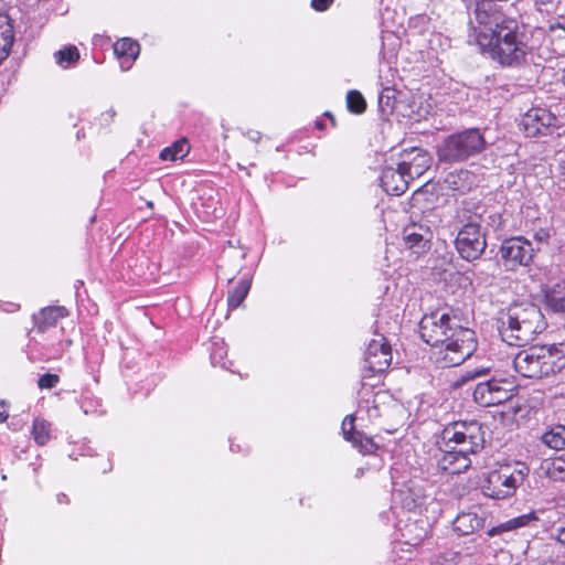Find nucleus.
<instances>
[{"instance_id": "ea45409f", "label": "nucleus", "mask_w": 565, "mask_h": 565, "mask_svg": "<svg viewBox=\"0 0 565 565\" xmlns=\"http://www.w3.org/2000/svg\"><path fill=\"white\" fill-rule=\"evenodd\" d=\"M0 406L4 407L6 406V402L4 401H1L0 402ZM8 418V414L3 411H0V423H3L6 422Z\"/></svg>"}, {"instance_id": "393cba45", "label": "nucleus", "mask_w": 565, "mask_h": 565, "mask_svg": "<svg viewBox=\"0 0 565 565\" xmlns=\"http://www.w3.org/2000/svg\"><path fill=\"white\" fill-rule=\"evenodd\" d=\"M250 289V280L248 278L242 279L237 286L228 292L227 305L230 309H236L245 300Z\"/></svg>"}, {"instance_id": "9d476101", "label": "nucleus", "mask_w": 565, "mask_h": 565, "mask_svg": "<svg viewBox=\"0 0 565 565\" xmlns=\"http://www.w3.org/2000/svg\"><path fill=\"white\" fill-rule=\"evenodd\" d=\"M534 252L531 241L523 236H515L502 242L499 254L507 268L515 269L519 266L530 265Z\"/></svg>"}, {"instance_id": "412c9836", "label": "nucleus", "mask_w": 565, "mask_h": 565, "mask_svg": "<svg viewBox=\"0 0 565 565\" xmlns=\"http://www.w3.org/2000/svg\"><path fill=\"white\" fill-rule=\"evenodd\" d=\"M13 40L11 19L7 14L0 13V64L8 57Z\"/></svg>"}, {"instance_id": "58836bf2", "label": "nucleus", "mask_w": 565, "mask_h": 565, "mask_svg": "<svg viewBox=\"0 0 565 565\" xmlns=\"http://www.w3.org/2000/svg\"><path fill=\"white\" fill-rule=\"evenodd\" d=\"M246 136H247L250 140L255 141V142H257V141L260 139V132H258V131H254V130H249V131L246 134Z\"/></svg>"}, {"instance_id": "cd10ccee", "label": "nucleus", "mask_w": 565, "mask_h": 565, "mask_svg": "<svg viewBox=\"0 0 565 565\" xmlns=\"http://www.w3.org/2000/svg\"><path fill=\"white\" fill-rule=\"evenodd\" d=\"M396 103V90L391 87L382 89L379 96V107L384 116H388L394 111Z\"/></svg>"}, {"instance_id": "f704fd0d", "label": "nucleus", "mask_w": 565, "mask_h": 565, "mask_svg": "<svg viewBox=\"0 0 565 565\" xmlns=\"http://www.w3.org/2000/svg\"><path fill=\"white\" fill-rule=\"evenodd\" d=\"M58 382H60V377H58V375L47 373V374L42 375V376L39 379V381H38V385H39L41 388H52V387H54Z\"/></svg>"}, {"instance_id": "c03bdc74", "label": "nucleus", "mask_w": 565, "mask_h": 565, "mask_svg": "<svg viewBox=\"0 0 565 565\" xmlns=\"http://www.w3.org/2000/svg\"><path fill=\"white\" fill-rule=\"evenodd\" d=\"M420 540H422V537H416L415 542H413V545H416ZM409 543L412 544V542H409Z\"/></svg>"}, {"instance_id": "79ce46f5", "label": "nucleus", "mask_w": 565, "mask_h": 565, "mask_svg": "<svg viewBox=\"0 0 565 565\" xmlns=\"http://www.w3.org/2000/svg\"><path fill=\"white\" fill-rule=\"evenodd\" d=\"M64 499H66V495H65V494H60V495L57 497L58 502L64 501Z\"/></svg>"}, {"instance_id": "f03ea898", "label": "nucleus", "mask_w": 565, "mask_h": 565, "mask_svg": "<svg viewBox=\"0 0 565 565\" xmlns=\"http://www.w3.org/2000/svg\"><path fill=\"white\" fill-rule=\"evenodd\" d=\"M419 333L427 344L435 348L436 360L441 367L463 363L477 349L475 331L461 327L456 316L444 310L424 316L419 322Z\"/></svg>"}, {"instance_id": "4c0bfd02", "label": "nucleus", "mask_w": 565, "mask_h": 565, "mask_svg": "<svg viewBox=\"0 0 565 565\" xmlns=\"http://www.w3.org/2000/svg\"><path fill=\"white\" fill-rule=\"evenodd\" d=\"M558 543L565 545V526H559L552 535Z\"/></svg>"}, {"instance_id": "e433bc0d", "label": "nucleus", "mask_w": 565, "mask_h": 565, "mask_svg": "<svg viewBox=\"0 0 565 565\" xmlns=\"http://www.w3.org/2000/svg\"><path fill=\"white\" fill-rule=\"evenodd\" d=\"M461 175H468L467 171H461L459 174H449L446 179V182L449 183L454 190H460L459 185L457 184L456 179H460Z\"/></svg>"}, {"instance_id": "a19ab883", "label": "nucleus", "mask_w": 565, "mask_h": 565, "mask_svg": "<svg viewBox=\"0 0 565 565\" xmlns=\"http://www.w3.org/2000/svg\"><path fill=\"white\" fill-rule=\"evenodd\" d=\"M115 110L114 109H109L106 115H108L110 118H113L115 116Z\"/></svg>"}, {"instance_id": "20e7f679", "label": "nucleus", "mask_w": 565, "mask_h": 565, "mask_svg": "<svg viewBox=\"0 0 565 565\" xmlns=\"http://www.w3.org/2000/svg\"><path fill=\"white\" fill-rule=\"evenodd\" d=\"M499 333L509 345L523 347L545 329L541 309L531 302L511 305L499 318Z\"/></svg>"}, {"instance_id": "4be33fe9", "label": "nucleus", "mask_w": 565, "mask_h": 565, "mask_svg": "<svg viewBox=\"0 0 565 565\" xmlns=\"http://www.w3.org/2000/svg\"><path fill=\"white\" fill-rule=\"evenodd\" d=\"M536 520H537V516L534 512L522 514L516 518L510 519V520L499 524L498 526L490 529L487 534H488V536L492 537L502 532L524 527Z\"/></svg>"}, {"instance_id": "bb28decb", "label": "nucleus", "mask_w": 565, "mask_h": 565, "mask_svg": "<svg viewBox=\"0 0 565 565\" xmlns=\"http://www.w3.org/2000/svg\"><path fill=\"white\" fill-rule=\"evenodd\" d=\"M543 469L546 476L554 481H565V459L562 457L546 460Z\"/></svg>"}, {"instance_id": "c756f323", "label": "nucleus", "mask_w": 565, "mask_h": 565, "mask_svg": "<svg viewBox=\"0 0 565 565\" xmlns=\"http://www.w3.org/2000/svg\"><path fill=\"white\" fill-rule=\"evenodd\" d=\"M57 64L67 67L76 63L79 58V53L76 46H67L55 53Z\"/></svg>"}, {"instance_id": "39448f33", "label": "nucleus", "mask_w": 565, "mask_h": 565, "mask_svg": "<svg viewBox=\"0 0 565 565\" xmlns=\"http://www.w3.org/2000/svg\"><path fill=\"white\" fill-rule=\"evenodd\" d=\"M518 373L529 379H540L565 367V344L532 347L519 352L513 359Z\"/></svg>"}, {"instance_id": "423d86ee", "label": "nucleus", "mask_w": 565, "mask_h": 565, "mask_svg": "<svg viewBox=\"0 0 565 565\" xmlns=\"http://www.w3.org/2000/svg\"><path fill=\"white\" fill-rule=\"evenodd\" d=\"M486 140L479 129H467L448 136L438 147V158L444 162H460L480 153Z\"/></svg>"}, {"instance_id": "2f4dec72", "label": "nucleus", "mask_w": 565, "mask_h": 565, "mask_svg": "<svg viewBox=\"0 0 565 565\" xmlns=\"http://www.w3.org/2000/svg\"><path fill=\"white\" fill-rule=\"evenodd\" d=\"M490 371L489 367H479V369H476L473 371H468L466 372L465 374L460 375L454 383H452V386L454 387H461L462 385H465L466 383H468L469 381H472L477 377H480L482 375H486L488 374Z\"/></svg>"}, {"instance_id": "0eeeda50", "label": "nucleus", "mask_w": 565, "mask_h": 565, "mask_svg": "<svg viewBox=\"0 0 565 565\" xmlns=\"http://www.w3.org/2000/svg\"><path fill=\"white\" fill-rule=\"evenodd\" d=\"M529 468L525 466L516 468L503 466L498 470L489 472L482 484V492L484 495L495 500L509 498L523 483Z\"/></svg>"}, {"instance_id": "473e14b6", "label": "nucleus", "mask_w": 565, "mask_h": 565, "mask_svg": "<svg viewBox=\"0 0 565 565\" xmlns=\"http://www.w3.org/2000/svg\"><path fill=\"white\" fill-rule=\"evenodd\" d=\"M223 353H225L224 342L222 340L213 341V349L211 352V362L213 365H221L222 367H225Z\"/></svg>"}, {"instance_id": "c9c22d12", "label": "nucleus", "mask_w": 565, "mask_h": 565, "mask_svg": "<svg viewBox=\"0 0 565 565\" xmlns=\"http://www.w3.org/2000/svg\"><path fill=\"white\" fill-rule=\"evenodd\" d=\"M332 2L333 0H311V7L316 11H324L332 4Z\"/></svg>"}, {"instance_id": "7c9ffc66", "label": "nucleus", "mask_w": 565, "mask_h": 565, "mask_svg": "<svg viewBox=\"0 0 565 565\" xmlns=\"http://www.w3.org/2000/svg\"><path fill=\"white\" fill-rule=\"evenodd\" d=\"M348 109L354 114H362L366 109V102L358 90H350L347 95Z\"/></svg>"}, {"instance_id": "aec40b11", "label": "nucleus", "mask_w": 565, "mask_h": 565, "mask_svg": "<svg viewBox=\"0 0 565 565\" xmlns=\"http://www.w3.org/2000/svg\"><path fill=\"white\" fill-rule=\"evenodd\" d=\"M545 308L554 313L565 312V281L545 290Z\"/></svg>"}, {"instance_id": "37998d69", "label": "nucleus", "mask_w": 565, "mask_h": 565, "mask_svg": "<svg viewBox=\"0 0 565 565\" xmlns=\"http://www.w3.org/2000/svg\"><path fill=\"white\" fill-rule=\"evenodd\" d=\"M552 0H535V2L539 4V3H547V2H551Z\"/></svg>"}, {"instance_id": "4468645a", "label": "nucleus", "mask_w": 565, "mask_h": 565, "mask_svg": "<svg viewBox=\"0 0 565 565\" xmlns=\"http://www.w3.org/2000/svg\"><path fill=\"white\" fill-rule=\"evenodd\" d=\"M486 512L480 508L459 513L454 520V530L460 535H469L482 529L486 524Z\"/></svg>"}, {"instance_id": "f8f14e48", "label": "nucleus", "mask_w": 565, "mask_h": 565, "mask_svg": "<svg viewBox=\"0 0 565 565\" xmlns=\"http://www.w3.org/2000/svg\"><path fill=\"white\" fill-rule=\"evenodd\" d=\"M392 361L391 347L385 342L383 335L377 334L372 339L364 353V362L372 373L385 371Z\"/></svg>"}, {"instance_id": "1a4fd4ad", "label": "nucleus", "mask_w": 565, "mask_h": 565, "mask_svg": "<svg viewBox=\"0 0 565 565\" xmlns=\"http://www.w3.org/2000/svg\"><path fill=\"white\" fill-rule=\"evenodd\" d=\"M513 382L492 377L479 382L473 388V399L481 406H492L507 402L513 396Z\"/></svg>"}, {"instance_id": "6ab92c4d", "label": "nucleus", "mask_w": 565, "mask_h": 565, "mask_svg": "<svg viewBox=\"0 0 565 565\" xmlns=\"http://www.w3.org/2000/svg\"><path fill=\"white\" fill-rule=\"evenodd\" d=\"M67 316V310L62 306L43 308L38 316H34L35 326L40 332H45L54 327L57 321Z\"/></svg>"}, {"instance_id": "5701e85b", "label": "nucleus", "mask_w": 565, "mask_h": 565, "mask_svg": "<svg viewBox=\"0 0 565 565\" xmlns=\"http://www.w3.org/2000/svg\"><path fill=\"white\" fill-rule=\"evenodd\" d=\"M114 51L119 57H126L129 62L135 61L140 52L138 42L125 38L118 40L114 45Z\"/></svg>"}, {"instance_id": "f3484780", "label": "nucleus", "mask_w": 565, "mask_h": 565, "mask_svg": "<svg viewBox=\"0 0 565 565\" xmlns=\"http://www.w3.org/2000/svg\"><path fill=\"white\" fill-rule=\"evenodd\" d=\"M354 416L348 415L342 422V433L345 440L351 441L362 452H372L375 444L372 439L363 437L359 431H354Z\"/></svg>"}, {"instance_id": "f257e3e1", "label": "nucleus", "mask_w": 565, "mask_h": 565, "mask_svg": "<svg viewBox=\"0 0 565 565\" xmlns=\"http://www.w3.org/2000/svg\"><path fill=\"white\" fill-rule=\"evenodd\" d=\"M468 41L502 66H519L530 50L519 22L486 2L477 3L469 19Z\"/></svg>"}, {"instance_id": "7ed1b4c3", "label": "nucleus", "mask_w": 565, "mask_h": 565, "mask_svg": "<svg viewBox=\"0 0 565 565\" xmlns=\"http://www.w3.org/2000/svg\"><path fill=\"white\" fill-rule=\"evenodd\" d=\"M440 438L444 454L437 465L450 475L466 471L471 465L469 456L477 454L484 445L481 425L476 420L449 424Z\"/></svg>"}, {"instance_id": "6e6552de", "label": "nucleus", "mask_w": 565, "mask_h": 565, "mask_svg": "<svg viewBox=\"0 0 565 565\" xmlns=\"http://www.w3.org/2000/svg\"><path fill=\"white\" fill-rule=\"evenodd\" d=\"M487 247L486 234L480 224L469 222L465 224L457 234L456 248L459 255L466 260H476Z\"/></svg>"}, {"instance_id": "a878e982", "label": "nucleus", "mask_w": 565, "mask_h": 565, "mask_svg": "<svg viewBox=\"0 0 565 565\" xmlns=\"http://www.w3.org/2000/svg\"><path fill=\"white\" fill-rule=\"evenodd\" d=\"M189 143L185 139H180L173 142L171 146L166 147L160 152V158L162 160L175 161L178 159H182L189 152Z\"/></svg>"}, {"instance_id": "9b49d317", "label": "nucleus", "mask_w": 565, "mask_h": 565, "mask_svg": "<svg viewBox=\"0 0 565 565\" xmlns=\"http://www.w3.org/2000/svg\"><path fill=\"white\" fill-rule=\"evenodd\" d=\"M557 118L545 108H532L525 113L521 125L527 137L547 135L556 127Z\"/></svg>"}, {"instance_id": "a18cd8bd", "label": "nucleus", "mask_w": 565, "mask_h": 565, "mask_svg": "<svg viewBox=\"0 0 565 565\" xmlns=\"http://www.w3.org/2000/svg\"><path fill=\"white\" fill-rule=\"evenodd\" d=\"M409 526H411L409 524H406L405 530H406V531H409Z\"/></svg>"}, {"instance_id": "c85d7f7f", "label": "nucleus", "mask_w": 565, "mask_h": 565, "mask_svg": "<svg viewBox=\"0 0 565 565\" xmlns=\"http://www.w3.org/2000/svg\"><path fill=\"white\" fill-rule=\"evenodd\" d=\"M50 423L44 419H35L32 426V434L35 443L40 446L47 444L51 438Z\"/></svg>"}, {"instance_id": "72a5a7b5", "label": "nucleus", "mask_w": 565, "mask_h": 565, "mask_svg": "<svg viewBox=\"0 0 565 565\" xmlns=\"http://www.w3.org/2000/svg\"><path fill=\"white\" fill-rule=\"evenodd\" d=\"M554 231L551 226L540 227L534 231L533 238L537 244H548Z\"/></svg>"}, {"instance_id": "dca6fc26", "label": "nucleus", "mask_w": 565, "mask_h": 565, "mask_svg": "<svg viewBox=\"0 0 565 565\" xmlns=\"http://www.w3.org/2000/svg\"><path fill=\"white\" fill-rule=\"evenodd\" d=\"M244 257L245 253L232 245L224 249L222 256L223 264L220 265V273L228 282H231L241 270Z\"/></svg>"}, {"instance_id": "b1692460", "label": "nucleus", "mask_w": 565, "mask_h": 565, "mask_svg": "<svg viewBox=\"0 0 565 565\" xmlns=\"http://www.w3.org/2000/svg\"><path fill=\"white\" fill-rule=\"evenodd\" d=\"M542 441L550 448L562 450L565 448V426L556 425L542 436Z\"/></svg>"}, {"instance_id": "2eb2a0df", "label": "nucleus", "mask_w": 565, "mask_h": 565, "mask_svg": "<svg viewBox=\"0 0 565 565\" xmlns=\"http://www.w3.org/2000/svg\"><path fill=\"white\" fill-rule=\"evenodd\" d=\"M408 179L398 163L397 168L386 167L382 171L381 185L391 195H401L408 188Z\"/></svg>"}, {"instance_id": "a211bd4d", "label": "nucleus", "mask_w": 565, "mask_h": 565, "mask_svg": "<svg viewBox=\"0 0 565 565\" xmlns=\"http://www.w3.org/2000/svg\"><path fill=\"white\" fill-rule=\"evenodd\" d=\"M408 181L419 178L430 166V157L422 150H413V157L409 161L399 163Z\"/></svg>"}, {"instance_id": "ddd939ff", "label": "nucleus", "mask_w": 565, "mask_h": 565, "mask_svg": "<svg viewBox=\"0 0 565 565\" xmlns=\"http://www.w3.org/2000/svg\"><path fill=\"white\" fill-rule=\"evenodd\" d=\"M404 241L406 246L416 254L425 252L429 247L433 233L428 225L412 223L404 231Z\"/></svg>"}]
</instances>
